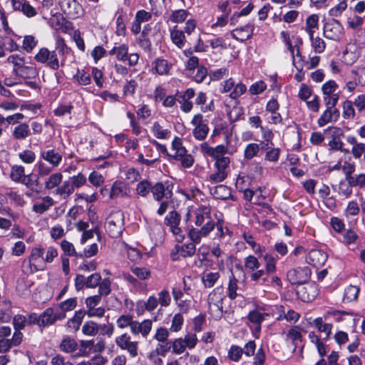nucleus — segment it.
I'll return each instance as SVG.
<instances>
[{"instance_id":"4","label":"nucleus","mask_w":365,"mask_h":365,"mask_svg":"<svg viewBox=\"0 0 365 365\" xmlns=\"http://www.w3.org/2000/svg\"><path fill=\"white\" fill-rule=\"evenodd\" d=\"M172 151L173 153L167 154L173 159L180 162L181 166L184 168H190L194 164V158L188 153L187 150L182 145V138L176 136L172 142Z\"/></svg>"},{"instance_id":"45","label":"nucleus","mask_w":365,"mask_h":365,"mask_svg":"<svg viewBox=\"0 0 365 365\" xmlns=\"http://www.w3.org/2000/svg\"><path fill=\"white\" fill-rule=\"evenodd\" d=\"M189 12L185 9H177L173 11L169 16V21L173 23L180 24L185 21Z\"/></svg>"},{"instance_id":"6","label":"nucleus","mask_w":365,"mask_h":365,"mask_svg":"<svg viewBox=\"0 0 365 365\" xmlns=\"http://www.w3.org/2000/svg\"><path fill=\"white\" fill-rule=\"evenodd\" d=\"M114 341L118 349L126 351L131 358H135L138 355L139 343L133 340L128 333L124 332L115 336Z\"/></svg>"},{"instance_id":"55","label":"nucleus","mask_w":365,"mask_h":365,"mask_svg":"<svg viewBox=\"0 0 365 365\" xmlns=\"http://www.w3.org/2000/svg\"><path fill=\"white\" fill-rule=\"evenodd\" d=\"M36 166L38 175L41 178L52 174L51 173L54 168L51 165H48L42 161H38Z\"/></svg>"},{"instance_id":"32","label":"nucleus","mask_w":365,"mask_h":365,"mask_svg":"<svg viewBox=\"0 0 365 365\" xmlns=\"http://www.w3.org/2000/svg\"><path fill=\"white\" fill-rule=\"evenodd\" d=\"M171 66L167 60L163 58H157L153 63V70L159 75L168 74Z\"/></svg>"},{"instance_id":"26","label":"nucleus","mask_w":365,"mask_h":365,"mask_svg":"<svg viewBox=\"0 0 365 365\" xmlns=\"http://www.w3.org/2000/svg\"><path fill=\"white\" fill-rule=\"evenodd\" d=\"M272 312H259V310H252L249 312L247 319L249 322L255 325V331L259 332L261 330V324L266 317H270Z\"/></svg>"},{"instance_id":"20","label":"nucleus","mask_w":365,"mask_h":365,"mask_svg":"<svg viewBox=\"0 0 365 365\" xmlns=\"http://www.w3.org/2000/svg\"><path fill=\"white\" fill-rule=\"evenodd\" d=\"M23 339L21 332H14L11 339H0V353L8 352L12 346H17L21 344Z\"/></svg>"},{"instance_id":"38","label":"nucleus","mask_w":365,"mask_h":365,"mask_svg":"<svg viewBox=\"0 0 365 365\" xmlns=\"http://www.w3.org/2000/svg\"><path fill=\"white\" fill-rule=\"evenodd\" d=\"M84 316L85 313L83 311L79 310L76 312L74 316L68 320L67 327L74 331H78L83 322Z\"/></svg>"},{"instance_id":"34","label":"nucleus","mask_w":365,"mask_h":365,"mask_svg":"<svg viewBox=\"0 0 365 365\" xmlns=\"http://www.w3.org/2000/svg\"><path fill=\"white\" fill-rule=\"evenodd\" d=\"M313 325L316 329L319 330V331L325 334L324 339H327L329 338L333 327L332 324L325 323L324 322L322 317H318L314 319Z\"/></svg>"},{"instance_id":"54","label":"nucleus","mask_w":365,"mask_h":365,"mask_svg":"<svg viewBox=\"0 0 365 365\" xmlns=\"http://www.w3.org/2000/svg\"><path fill=\"white\" fill-rule=\"evenodd\" d=\"M24 172V168L22 165H14L11 168L10 177L12 180L20 182L25 175Z\"/></svg>"},{"instance_id":"5","label":"nucleus","mask_w":365,"mask_h":365,"mask_svg":"<svg viewBox=\"0 0 365 365\" xmlns=\"http://www.w3.org/2000/svg\"><path fill=\"white\" fill-rule=\"evenodd\" d=\"M105 227L111 237H119L124 230L123 213L119 210L112 212L106 219Z\"/></svg>"},{"instance_id":"22","label":"nucleus","mask_w":365,"mask_h":365,"mask_svg":"<svg viewBox=\"0 0 365 365\" xmlns=\"http://www.w3.org/2000/svg\"><path fill=\"white\" fill-rule=\"evenodd\" d=\"M151 192L153 198L157 201H161L163 198L170 199L173 195L170 186H165L162 182H157L152 186Z\"/></svg>"},{"instance_id":"11","label":"nucleus","mask_w":365,"mask_h":365,"mask_svg":"<svg viewBox=\"0 0 365 365\" xmlns=\"http://www.w3.org/2000/svg\"><path fill=\"white\" fill-rule=\"evenodd\" d=\"M230 163V159L228 157L221 158L215 161L214 168L215 172L209 176V181L212 183H219L222 182L227 177V173L226 171Z\"/></svg>"},{"instance_id":"19","label":"nucleus","mask_w":365,"mask_h":365,"mask_svg":"<svg viewBox=\"0 0 365 365\" xmlns=\"http://www.w3.org/2000/svg\"><path fill=\"white\" fill-rule=\"evenodd\" d=\"M254 29V24L248 23L244 26L236 28L232 31L231 36L237 41H245L252 36Z\"/></svg>"},{"instance_id":"16","label":"nucleus","mask_w":365,"mask_h":365,"mask_svg":"<svg viewBox=\"0 0 365 365\" xmlns=\"http://www.w3.org/2000/svg\"><path fill=\"white\" fill-rule=\"evenodd\" d=\"M200 151L203 155L212 157L215 159V161L225 158L223 156L227 151V148L223 145H219L215 148H212L208 145L207 143L204 142L200 145Z\"/></svg>"},{"instance_id":"27","label":"nucleus","mask_w":365,"mask_h":365,"mask_svg":"<svg viewBox=\"0 0 365 365\" xmlns=\"http://www.w3.org/2000/svg\"><path fill=\"white\" fill-rule=\"evenodd\" d=\"M74 192L71 180H64L53 191L54 195L60 196L62 199L66 200Z\"/></svg>"},{"instance_id":"49","label":"nucleus","mask_w":365,"mask_h":365,"mask_svg":"<svg viewBox=\"0 0 365 365\" xmlns=\"http://www.w3.org/2000/svg\"><path fill=\"white\" fill-rule=\"evenodd\" d=\"M53 309L47 308L39 315V327H46L48 325H52Z\"/></svg>"},{"instance_id":"58","label":"nucleus","mask_w":365,"mask_h":365,"mask_svg":"<svg viewBox=\"0 0 365 365\" xmlns=\"http://www.w3.org/2000/svg\"><path fill=\"white\" fill-rule=\"evenodd\" d=\"M152 189V185L150 182L148 180H143L138 183L136 187L137 193L142 196L145 197Z\"/></svg>"},{"instance_id":"9","label":"nucleus","mask_w":365,"mask_h":365,"mask_svg":"<svg viewBox=\"0 0 365 365\" xmlns=\"http://www.w3.org/2000/svg\"><path fill=\"white\" fill-rule=\"evenodd\" d=\"M192 135L197 140H203L209 133L208 121L205 119L201 113H197L192 117L191 122Z\"/></svg>"},{"instance_id":"25","label":"nucleus","mask_w":365,"mask_h":365,"mask_svg":"<svg viewBox=\"0 0 365 365\" xmlns=\"http://www.w3.org/2000/svg\"><path fill=\"white\" fill-rule=\"evenodd\" d=\"M14 11H20L28 18H33L38 14L37 10L34 8L29 1L22 0L12 7Z\"/></svg>"},{"instance_id":"13","label":"nucleus","mask_w":365,"mask_h":365,"mask_svg":"<svg viewBox=\"0 0 365 365\" xmlns=\"http://www.w3.org/2000/svg\"><path fill=\"white\" fill-rule=\"evenodd\" d=\"M110 54L115 55L119 61H128L130 66H135L139 60V55L137 53H128V48L125 44L115 46L110 51Z\"/></svg>"},{"instance_id":"24","label":"nucleus","mask_w":365,"mask_h":365,"mask_svg":"<svg viewBox=\"0 0 365 365\" xmlns=\"http://www.w3.org/2000/svg\"><path fill=\"white\" fill-rule=\"evenodd\" d=\"M130 189L127 185L122 181H115L112 185L110 191V198L115 199L123 197L128 195Z\"/></svg>"},{"instance_id":"60","label":"nucleus","mask_w":365,"mask_h":365,"mask_svg":"<svg viewBox=\"0 0 365 365\" xmlns=\"http://www.w3.org/2000/svg\"><path fill=\"white\" fill-rule=\"evenodd\" d=\"M94 346L93 340H82L80 341V355L88 356L91 354V350Z\"/></svg>"},{"instance_id":"61","label":"nucleus","mask_w":365,"mask_h":365,"mask_svg":"<svg viewBox=\"0 0 365 365\" xmlns=\"http://www.w3.org/2000/svg\"><path fill=\"white\" fill-rule=\"evenodd\" d=\"M180 222V215L175 212L172 211L165 217V223L170 228L179 225Z\"/></svg>"},{"instance_id":"40","label":"nucleus","mask_w":365,"mask_h":365,"mask_svg":"<svg viewBox=\"0 0 365 365\" xmlns=\"http://www.w3.org/2000/svg\"><path fill=\"white\" fill-rule=\"evenodd\" d=\"M176 253L182 257H192L195 253V245L194 243L185 244L181 246L176 245L175 247Z\"/></svg>"},{"instance_id":"1","label":"nucleus","mask_w":365,"mask_h":365,"mask_svg":"<svg viewBox=\"0 0 365 365\" xmlns=\"http://www.w3.org/2000/svg\"><path fill=\"white\" fill-rule=\"evenodd\" d=\"M58 256V251L53 247L45 249L41 246H36L31 249L28 258L29 267L24 269L25 273H34L46 269V264L51 263Z\"/></svg>"},{"instance_id":"44","label":"nucleus","mask_w":365,"mask_h":365,"mask_svg":"<svg viewBox=\"0 0 365 365\" xmlns=\"http://www.w3.org/2000/svg\"><path fill=\"white\" fill-rule=\"evenodd\" d=\"M81 330L84 335L94 336L98 333L99 326L93 321H88L83 324Z\"/></svg>"},{"instance_id":"2","label":"nucleus","mask_w":365,"mask_h":365,"mask_svg":"<svg viewBox=\"0 0 365 365\" xmlns=\"http://www.w3.org/2000/svg\"><path fill=\"white\" fill-rule=\"evenodd\" d=\"M186 221L193 222L196 226L202 227L206 222H213L211 217V207L207 205L190 206L185 216Z\"/></svg>"},{"instance_id":"31","label":"nucleus","mask_w":365,"mask_h":365,"mask_svg":"<svg viewBox=\"0 0 365 365\" xmlns=\"http://www.w3.org/2000/svg\"><path fill=\"white\" fill-rule=\"evenodd\" d=\"M262 148L265 150V160L271 163L278 162L281 153L279 148H274L273 145H263Z\"/></svg>"},{"instance_id":"33","label":"nucleus","mask_w":365,"mask_h":365,"mask_svg":"<svg viewBox=\"0 0 365 365\" xmlns=\"http://www.w3.org/2000/svg\"><path fill=\"white\" fill-rule=\"evenodd\" d=\"M170 34L172 42L178 48H182L186 41L184 31L178 29V26H175L170 30Z\"/></svg>"},{"instance_id":"21","label":"nucleus","mask_w":365,"mask_h":365,"mask_svg":"<svg viewBox=\"0 0 365 365\" xmlns=\"http://www.w3.org/2000/svg\"><path fill=\"white\" fill-rule=\"evenodd\" d=\"M40 158L48 163L53 168H57L63 159L62 155L54 149L41 150Z\"/></svg>"},{"instance_id":"42","label":"nucleus","mask_w":365,"mask_h":365,"mask_svg":"<svg viewBox=\"0 0 365 365\" xmlns=\"http://www.w3.org/2000/svg\"><path fill=\"white\" fill-rule=\"evenodd\" d=\"M11 317V303L9 301L4 300L2 302V308L0 309V322L7 323L10 322Z\"/></svg>"},{"instance_id":"8","label":"nucleus","mask_w":365,"mask_h":365,"mask_svg":"<svg viewBox=\"0 0 365 365\" xmlns=\"http://www.w3.org/2000/svg\"><path fill=\"white\" fill-rule=\"evenodd\" d=\"M61 11L68 19H76L82 16L84 9L77 0H58Z\"/></svg>"},{"instance_id":"3","label":"nucleus","mask_w":365,"mask_h":365,"mask_svg":"<svg viewBox=\"0 0 365 365\" xmlns=\"http://www.w3.org/2000/svg\"><path fill=\"white\" fill-rule=\"evenodd\" d=\"M225 296L222 287H217L207 296L208 312L212 318L218 320L223 315V299Z\"/></svg>"},{"instance_id":"47","label":"nucleus","mask_w":365,"mask_h":365,"mask_svg":"<svg viewBox=\"0 0 365 365\" xmlns=\"http://www.w3.org/2000/svg\"><path fill=\"white\" fill-rule=\"evenodd\" d=\"M133 321H134V319H133V315L122 314V315L119 316L118 318L116 319V325L120 329H123L127 327H129L130 329L131 327L133 325Z\"/></svg>"},{"instance_id":"7","label":"nucleus","mask_w":365,"mask_h":365,"mask_svg":"<svg viewBox=\"0 0 365 365\" xmlns=\"http://www.w3.org/2000/svg\"><path fill=\"white\" fill-rule=\"evenodd\" d=\"M338 84L334 80H329L322 86L323 101L326 107H335L339 99V93L336 92Z\"/></svg>"},{"instance_id":"10","label":"nucleus","mask_w":365,"mask_h":365,"mask_svg":"<svg viewBox=\"0 0 365 365\" xmlns=\"http://www.w3.org/2000/svg\"><path fill=\"white\" fill-rule=\"evenodd\" d=\"M34 59L41 63L46 64L53 70H58L60 65L56 51H50L47 48H41L34 56Z\"/></svg>"},{"instance_id":"52","label":"nucleus","mask_w":365,"mask_h":365,"mask_svg":"<svg viewBox=\"0 0 365 365\" xmlns=\"http://www.w3.org/2000/svg\"><path fill=\"white\" fill-rule=\"evenodd\" d=\"M132 273L140 280H145L150 278L151 273L150 269L146 267H132L130 268Z\"/></svg>"},{"instance_id":"41","label":"nucleus","mask_w":365,"mask_h":365,"mask_svg":"<svg viewBox=\"0 0 365 365\" xmlns=\"http://www.w3.org/2000/svg\"><path fill=\"white\" fill-rule=\"evenodd\" d=\"M260 151L259 144L257 143H250L247 144L244 150V158L250 160L257 157Z\"/></svg>"},{"instance_id":"14","label":"nucleus","mask_w":365,"mask_h":365,"mask_svg":"<svg viewBox=\"0 0 365 365\" xmlns=\"http://www.w3.org/2000/svg\"><path fill=\"white\" fill-rule=\"evenodd\" d=\"M311 271L308 267L292 269L287 272V279L292 284H304L310 277Z\"/></svg>"},{"instance_id":"37","label":"nucleus","mask_w":365,"mask_h":365,"mask_svg":"<svg viewBox=\"0 0 365 365\" xmlns=\"http://www.w3.org/2000/svg\"><path fill=\"white\" fill-rule=\"evenodd\" d=\"M298 294L304 302H309L314 299L317 294V289L314 285L303 287L298 291Z\"/></svg>"},{"instance_id":"57","label":"nucleus","mask_w":365,"mask_h":365,"mask_svg":"<svg viewBox=\"0 0 365 365\" xmlns=\"http://www.w3.org/2000/svg\"><path fill=\"white\" fill-rule=\"evenodd\" d=\"M0 39L3 43L5 51L13 52L19 50V46L11 37L0 36Z\"/></svg>"},{"instance_id":"18","label":"nucleus","mask_w":365,"mask_h":365,"mask_svg":"<svg viewBox=\"0 0 365 365\" xmlns=\"http://www.w3.org/2000/svg\"><path fill=\"white\" fill-rule=\"evenodd\" d=\"M328 255L321 250H312L307 256V262L315 267H322L327 262Z\"/></svg>"},{"instance_id":"15","label":"nucleus","mask_w":365,"mask_h":365,"mask_svg":"<svg viewBox=\"0 0 365 365\" xmlns=\"http://www.w3.org/2000/svg\"><path fill=\"white\" fill-rule=\"evenodd\" d=\"M153 329V321L147 319L141 322L134 320L130 329V333L134 335H140L146 339Z\"/></svg>"},{"instance_id":"62","label":"nucleus","mask_w":365,"mask_h":365,"mask_svg":"<svg viewBox=\"0 0 365 365\" xmlns=\"http://www.w3.org/2000/svg\"><path fill=\"white\" fill-rule=\"evenodd\" d=\"M244 240L245 242L254 250V252L257 255H261L263 252L262 247L256 243L254 237L249 233H245L243 235Z\"/></svg>"},{"instance_id":"12","label":"nucleus","mask_w":365,"mask_h":365,"mask_svg":"<svg viewBox=\"0 0 365 365\" xmlns=\"http://www.w3.org/2000/svg\"><path fill=\"white\" fill-rule=\"evenodd\" d=\"M324 36L333 41H340L344 36V28L341 23L331 19L324 24Z\"/></svg>"},{"instance_id":"39","label":"nucleus","mask_w":365,"mask_h":365,"mask_svg":"<svg viewBox=\"0 0 365 365\" xmlns=\"http://www.w3.org/2000/svg\"><path fill=\"white\" fill-rule=\"evenodd\" d=\"M30 129L28 124L24 123L18 125L14 128L13 137L16 140H23L30 135Z\"/></svg>"},{"instance_id":"35","label":"nucleus","mask_w":365,"mask_h":365,"mask_svg":"<svg viewBox=\"0 0 365 365\" xmlns=\"http://www.w3.org/2000/svg\"><path fill=\"white\" fill-rule=\"evenodd\" d=\"M151 132L158 139H167L170 135V130L165 128L159 121L153 123L151 127Z\"/></svg>"},{"instance_id":"56","label":"nucleus","mask_w":365,"mask_h":365,"mask_svg":"<svg viewBox=\"0 0 365 365\" xmlns=\"http://www.w3.org/2000/svg\"><path fill=\"white\" fill-rule=\"evenodd\" d=\"M184 322V318L180 313L175 314L172 319V323L170 327V330L173 332L179 331L182 327Z\"/></svg>"},{"instance_id":"30","label":"nucleus","mask_w":365,"mask_h":365,"mask_svg":"<svg viewBox=\"0 0 365 365\" xmlns=\"http://www.w3.org/2000/svg\"><path fill=\"white\" fill-rule=\"evenodd\" d=\"M54 203L53 198L50 196L44 197L41 202H36L32 207V210L38 214H43L47 211Z\"/></svg>"},{"instance_id":"53","label":"nucleus","mask_w":365,"mask_h":365,"mask_svg":"<svg viewBox=\"0 0 365 365\" xmlns=\"http://www.w3.org/2000/svg\"><path fill=\"white\" fill-rule=\"evenodd\" d=\"M238 280L234 277L233 274L230 277L227 295L230 299H234L236 298L237 294V290L238 289Z\"/></svg>"},{"instance_id":"17","label":"nucleus","mask_w":365,"mask_h":365,"mask_svg":"<svg viewBox=\"0 0 365 365\" xmlns=\"http://www.w3.org/2000/svg\"><path fill=\"white\" fill-rule=\"evenodd\" d=\"M214 222H206L205 224L200 229H191L189 232V237L192 241V243H199L202 237H207L214 229Z\"/></svg>"},{"instance_id":"43","label":"nucleus","mask_w":365,"mask_h":365,"mask_svg":"<svg viewBox=\"0 0 365 365\" xmlns=\"http://www.w3.org/2000/svg\"><path fill=\"white\" fill-rule=\"evenodd\" d=\"M360 289L357 286L349 285L344 289V302H351L356 300L358 297Z\"/></svg>"},{"instance_id":"29","label":"nucleus","mask_w":365,"mask_h":365,"mask_svg":"<svg viewBox=\"0 0 365 365\" xmlns=\"http://www.w3.org/2000/svg\"><path fill=\"white\" fill-rule=\"evenodd\" d=\"M78 344L75 339L66 336L59 344V349L61 351L71 354L77 350Z\"/></svg>"},{"instance_id":"51","label":"nucleus","mask_w":365,"mask_h":365,"mask_svg":"<svg viewBox=\"0 0 365 365\" xmlns=\"http://www.w3.org/2000/svg\"><path fill=\"white\" fill-rule=\"evenodd\" d=\"M265 264V270L267 275L273 274L276 272V262L277 259L271 255L267 254L264 256Z\"/></svg>"},{"instance_id":"48","label":"nucleus","mask_w":365,"mask_h":365,"mask_svg":"<svg viewBox=\"0 0 365 365\" xmlns=\"http://www.w3.org/2000/svg\"><path fill=\"white\" fill-rule=\"evenodd\" d=\"M24 58L18 54L11 55L6 59L7 63L13 64L14 72L16 74L24 66Z\"/></svg>"},{"instance_id":"36","label":"nucleus","mask_w":365,"mask_h":365,"mask_svg":"<svg viewBox=\"0 0 365 365\" xmlns=\"http://www.w3.org/2000/svg\"><path fill=\"white\" fill-rule=\"evenodd\" d=\"M63 175L61 173H54L51 174L44 182L46 190H51L57 188L61 183Z\"/></svg>"},{"instance_id":"23","label":"nucleus","mask_w":365,"mask_h":365,"mask_svg":"<svg viewBox=\"0 0 365 365\" xmlns=\"http://www.w3.org/2000/svg\"><path fill=\"white\" fill-rule=\"evenodd\" d=\"M339 117V111L335 107H327L326 110L322 113L317 120V124L319 127H323L325 125L336 122Z\"/></svg>"},{"instance_id":"28","label":"nucleus","mask_w":365,"mask_h":365,"mask_svg":"<svg viewBox=\"0 0 365 365\" xmlns=\"http://www.w3.org/2000/svg\"><path fill=\"white\" fill-rule=\"evenodd\" d=\"M220 277L219 272H204L201 276V281L205 288L213 287Z\"/></svg>"},{"instance_id":"64","label":"nucleus","mask_w":365,"mask_h":365,"mask_svg":"<svg viewBox=\"0 0 365 365\" xmlns=\"http://www.w3.org/2000/svg\"><path fill=\"white\" fill-rule=\"evenodd\" d=\"M77 306V299L70 298L59 304V308L63 312H70L73 310Z\"/></svg>"},{"instance_id":"50","label":"nucleus","mask_w":365,"mask_h":365,"mask_svg":"<svg viewBox=\"0 0 365 365\" xmlns=\"http://www.w3.org/2000/svg\"><path fill=\"white\" fill-rule=\"evenodd\" d=\"M80 209L78 207H71L66 215V227L68 230L71 229L73 222L79 217Z\"/></svg>"},{"instance_id":"46","label":"nucleus","mask_w":365,"mask_h":365,"mask_svg":"<svg viewBox=\"0 0 365 365\" xmlns=\"http://www.w3.org/2000/svg\"><path fill=\"white\" fill-rule=\"evenodd\" d=\"M244 264L247 272L250 274L255 269L260 268V263L258 259L254 255H249L245 258Z\"/></svg>"},{"instance_id":"63","label":"nucleus","mask_w":365,"mask_h":365,"mask_svg":"<svg viewBox=\"0 0 365 365\" xmlns=\"http://www.w3.org/2000/svg\"><path fill=\"white\" fill-rule=\"evenodd\" d=\"M27 323V319L25 316L21 314H17L14 317L13 324L15 329L14 332H21Z\"/></svg>"},{"instance_id":"59","label":"nucleus","mask_w":365,"mask_h":365,"mask_svg":"<svg viewBox=\"0 0 365 365\" xmlns=\"http://www.w3.org/2000/svg\"><path fill=\"white\" fill-rule=\"evenodd\" d=\"M73 78L80 85L87 86L91 83L90 74L84 70H78Z\"/></svg>"}]
</instances>
